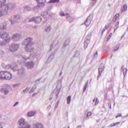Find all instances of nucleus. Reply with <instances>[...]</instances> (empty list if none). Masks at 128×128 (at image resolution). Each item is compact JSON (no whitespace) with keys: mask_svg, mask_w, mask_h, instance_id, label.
<instances>
[{"mask_svg":"<svg viewBox=\"0 0 128 128\" xmlns=\"http://www.w3.org/2000/svg\"><path fill=\"white\" fill-rule=\"evenodd\" d=\"M32 38H28L22 42V44L26 45L25 46V50L27 52H32L34 50V44L32 42Z\"/></svg>","mask_w":128,"mask_h":128,"instance_id":"obj_1","label":"nucleus"},{"mask_svg":"<svg viewBox=\"0 0 128 128\" xmlns=\"http://www.w3.org/2000/svg\"><path fill=\"white\" fill-rule=\"evenodd\" d=\"M12 74L10 72L6 71L0 72V80H12Z\"/></svg>","mask_w":128,"mask_h":128,"instance_id":"obj_2","label":"nucleus"},{"mask_svg":"<svg viewBox=\"0 0 128 128\" xmlns=\"http://www.w3.org/2000/svg\"><path fill=\"white\" fill-rule=\"evenodd\" d=\"M8 6L6 4H2L0 6V16H6L8 12Z\"/></svg>","mask_w":128,"mask_h":128,"instance_id":"obj_3","label":"nucleus"},{"mask_svg":"<svg viewBox=\"0 0 128 128\" xmlns=\"http://www.w3.org/2000/svg\"><path fill=\"white\" fill-rule=\"evenodd\" d=\"M37 2L38 5L36 6V10H40V8H42L43 6H44V2L46 0H36Z\"/></svg>","mask_w":128,"mask_h":128,"instance_id":"obj_4","label":"nucleus"},{"mask_svg":"<svg viewBox=\"0 0 128 128\" xmlns=\"http://www.w3.org/2000/svg\"><path fill=\"white\" fill-rule=\"evenodd\" d=\"M19 48L18 44H13L10 46V52H16Z\"/></svg>","mask_w":128,"mask_h":128,"instance_id":"obj_5","label":"nucleus"},{"mask_svg":"<svg viewBox=\"0 0 128 128\" xmlns=\"http://www.w3.org/2000/svg\"><path fill=\"white\" fill-rule=\"evenodd\" d=\"M92 21V18L90 16H88L85 22V26H90Z\"/></svg>","mask_w":128,"mask_h":128,"instance_id":"obj_6","label":"nucleus"},{"mask_svg":"<svg viewBox=\"0 0 128 128\" xmlns=\"http://www.w3.org/2000/svg\"><path fill=\"white\" fill-rule=\"evenodd\" d=\"M36 114V111H30L28 112L27 116L28 118H32V116H34V115Z\"/></svg>","mask_w":128,"mask_h":128,"instance_id":"obj_7","label":"nucleus"},{"mask_svg":"<svg viewBox=\"0 0 128 128\" xmlns=\"http://www.w3.org/2000/svg\"><path fill=\"white\" fill-rule=\"evenodd\" d=\"M8 34L6 32H4L2 35H1V38H3L4 40H6V42H8V40L6 38H8Z\"/></svg>","mask_w":128,"mask_h":128,"instance_id":"obj_8","label":"nucleus"},{"mask_svg":"<svg viewBox=\"0 0 128 128\" xmlns=\"http://www.w3.org/2000/svg\"><path fill=\"white\" fill-rule=\"evenodd\" d=\"M20 38V35L18 34H16L13 36L12 38V40H18Z\"/></svg>","mask_w":128,"mask_h":128,"instance_id":"obj_9","label":"nucleus"},{"mask_svg":"<svg viewBox=\"0 0 128 128\" xmlns=\"http://www.w3.org/2000/svg\"><path fill=\"white\" fill-rule=\"evenodd\" d=\"M26 66L28 69L32 68H34V62H28L26 63Z\"/></svg>","mask_w":128,"mask_h":128,"instance_id":"obj_10","label":"nucleus"},{"mask_svg":"<svg viewBox=\"0 0 128 128\" xmlns=\"http://www.w3.org/2000/svg\"><path fill=\"white\" fill-rule=\"evenodd\" d=\"M26 122L24 121V119L21 118L18 120V124L20 126H24Z\"/></svg>","mask_w":128,"mask_h":128,"instance_id":"obj_11","label":"nucleus"},{"mask_svg":"<svg viewBox=\"0 0 128 128\" xmlns=\"http://www.w3.org/2000/svg\"><path fill=\"white\" fill-rule=\"evenodd\" d=\"M127 10L128 6H126V4H124L123 6V7L121 9V14H122V12H124Z\"/></svg>","mask_w":128,"mask_h":128,"instance_id":"obj_12","label":"nucleus"},{"mask_svg":"<svg viewBox=\"0 0 128 128\" xmlns=\"http://www.w3.org/2000/svg\"><path fill=\"white\" fill-rule=\"evenodd\" d=\"M122 70L123 72L124 76H125L126 74V72H128V69H126V68H124V66H122Z\"/></svg>","mask_w":128,"mask_h":128,"instance_id":"obj_13","label":"nucleus"},{"mask_svg":"<svg viewBox=\"0 0 128 128\" xmlns=\"http://www.w3.org/2000/svg\"><path fill=\"white\" fill-rule=\"evenodd\" d=\"M34 128H43L42 125L40 123H36L34 124Z\"/></svg>","mask_w":128,"mask_h":128,"instance_id":"obj_14","label":"nucleus"},{"mask_svg":"<svg viewBox=\"0 0 128 128\" xmlns=\"http://www.w3.org/2000/svg\"><path fill=\"white\" fill-rule=\"evenodd\" d=\"M2 92H4L5 94H8V89L7 88H2L1 90Z\"/></svg>","mask_w":128,"mask_h":128,"instance_id":"obj_15","label":"nucleus"},{"mask_svg":"<svg viewBox=\"0 0 128 128\" xmlns=\"http://www.w3.org/2000/svg\"><path fill=\"white\" fill-rule=\"evenodd\" d=\"M70 100H72V96H69L66 98L67 104H70Z\"/></svg>","mask_w":128,"mask_h":128,"instance_id":"obj_16","label":"nucleus"},{"mask_svg":"<svg viewBox=\"0 0 128 128\" xmlns=\"http://www.w3.org/2000/svg\"><path fill=\"white\" fill-rule=\"evenodd\" d=\"M120 48V46L117 45L116 46V47H114L113 49V52H116V50H118Z\"/></svg>","mask_w":128,"mask_h":128,"instance_id":"obj_17","label":"nucleus"},{"mask_svg":"<svg viewBox=\"0 0 128 128\" xmlns=\"http://www.w3.org/2000/svg\"><path fill=\"white\" fill-rule=\"evenodd\" d=\"M45 30L46 32H50V27H47L45 28Z\"/></svg>","mask_w":128,"mask_h":128,"instance_id":"obj_18","label":"nucleus"},{"mask_svg":"<svg viewBox=\"0 0 128 128\" xmlns=\"http://www.w3.org/2000/svg\"><path fill=\"white\" fill-rule=\"evenodd\" d=\"M88 46V44L86 42H84V48H87Z\"/></svg>","mask_w":128,"mask_h":128,"instance_id":"obj_19","label":"nucleus"},{"mask_svg":"<svg viewBox=\"0 0 128 128\" xmlns=\"http://www.w3.org/2000/svg\"><path fill=\"white\" fill-rule=\"evenodd\" d=\"M50 2H60V0H50Z\"/></svg>","mask_w":128,"mask_h":128,"instance_id":"obj_20","label":"nucleus"},{"mask_svg":"<svg viewBox=\"0 0 128 128\" xmlns=\"http://www.w3.org/2000/svg\"><path fill=\"white\" fill-rule=\"evenodd\" d=\"M12 70H18V66L16 65L14 66V67L12 68Z\"/></svg>","mask_w":128,"mask_h":128,"instance_id":"obj_21","label":"nucleus"},{"mask_svg":"<svg viewBox=\"0 0 128 128\" xmlns=\"http://www.w3.org/2000/svg\"><path fill=\"white\" fill-rule=\"evenodd\" d=\"M122 113H120L116 115V118H122Z\"/></svg>","mask_w":128,"mask_h":128,"instance_id":"obj_22","label":"nucleus"},{"mask_svg":"<svg viewBox=\"0 0 128 128\" xmlns=\"http://www.w3.org/2000/svg\"><path fill=\"white\" fill-rule=\"evenodd\" d=\"M92 112H88L86 115V117L88 118V116H92Z\"/></svg>","mask_w":128,"mask_h":128,"instance_id":"obj_23","label":"nucleus"},{"mask_svg":"<svg viewBox=\"0 0 128 128\" xmlns=\"http://www.w3.org/2000/svg\"><path fill=\"white\" fill-rule=\"evenodd\" d=\"M6 0H0V4H4Z\"/></svg>","mask_w":128,"mask_h":128,"instance_id":"obj_24","label":"nucleus"},{"mask_svg":"<svg viewBox=\"0 0 128 128\" xmlns=\"http://www.w3.org/2000/svg\"><path fill=\"white\" fill-rule=\"evenodd\" d=\"M60 16H66V14H64V12H61L60 13Z\"/></svg>","mask_w":128,"mask_h":128,"instance_id":"obj_25","label":"nucleus"},{"mask_svg":"<svg viewBox=\"0 0 128 128\" xmlns=\"http://www.w3.org/2000/svg\"><path fill=\"white\" fill-rule=\"evenodd\" d=\"M119 24H120V22H118L116 23V28H118V25Z\"/></svg>","mask_w":128,"mask_h":128,"instance_id":"obj_26","label":"nucleus"},{"mask_svg":"<svg viewBox=\"0 0 128 128\" xmlns=\"http://www.w3.org/2000/svg\"><path fill=\"white\" fill-rule=\"evenodd\" d=\"M120 124V122H116L114 123V126H118V124Z\"/></svg>","mask_w":128,"mask_h":128,"instance_id":"obj_27","label":"nucleus"},{"mask_svg":"<svg viewBox=\"0 0 128 128\" xmlns=\"http://www.w3.org/2000/svg\"><path fill=\"white\" fill-rule=\"evenodd\" d=\"M119 16H120V14H116L115 15L116 18H119Z\"/></svg>","mask_w":128,"mask_h":128,"instance_id":"obj_28","label":"nucleus"},{"mask_svg":"<svg viewBox=\"0 0 128 128\" xmlns=\"http://www.w3.org/2000/svg\"><path fill=\"white\" fill-rule=\"evenodd\" d=\"M112 33H110V35L108 36V40H110V38H112Z\"/></svg>","mask_w":128,"mask_h":128,"instance_id":"obj_29","label":"nucleus"},{"mask_svg":"<svg viewBox=\"0 0 128 128\" xmlns=\"http://www.w3.org/2000/svg\"><path fill=\"white\" fill-rule=\"evenodd\" d=\"M110 128H114V123L111 124H110Z\"/></svg>","mask_w":128,"mask_h":128,"instance_id":"obj_30","label":"nucleus"},{"mask_svg":"<svg viewBox=\"0 0 128 128\" xmlns=\"http://www.w3.org/2000/svg\"><path fill=\"white\" fill-rule=\"evenodd\" d=\"M86 86H84V88L83 90L84 92H86Z\"/></svg>","mask_w":128,"mask_h":128,"instance_id":"obj_31","label":"nucleus"},{"mask_svg":"<svg viewBox=\"0 0 128 128\" xmlns=\"http://www.w3.org/2000/svg\"><path fill=\"white\" fill-rule=\"evenodd\" d=\"M18 102H16L14 105V106H18Z\"/></svg>","mask_w":128,"mask_h":128,"instance_id":"obj_32","label":"nucleus"},{"mask_svg":"<svg viewBox=\"0 0 128 128\" xmlns=\"http://www.w3.org/2000/svg\"><path fill=\"white\" fill-rule=\"evenodd\" d=\"M94 56H98V51H96V54H94Z\"/></svg>","mask_w":128,"mask_h":128,"instance_id":"obj_33","label":"nucleus"},{"mask_svg":"<svg viewBox=\"0 0 128 128\" xmlns=\"http://www.w3.org/2000/svg\"><path fill=\"white\" fill-rule=\"evenodd\" d=\"M92 2L96 3V0H92Z\"/></svg>","mask_w":128,"mask_h":128,"instance_id":"obj_34","label":"nucleus"},{"mask_svg":"<svg viewBox=\"0 0 128 128\" xmlns=\"http://www.w3.org/2000/svg\"><path fill=\"white\" fill-rule=\"evenodd\" d=\"M98 104V102H97L96 100V102H95V105H96Z\"/></svg>","mask_w":128,"mask_h":128,"instance_id":"obj_35","label":"nucleus"},{"mask_svg":"<svg viewBox=\"0 0 128 128\" xmlns=\"http://www.w3.org/2000/svg\"><path fill=\"white\" fill-rule=\"evenodd\" d=\"M77 128H82V126H78Z\"/></svg>","mask_w":128,"mask_h":128,"instance_id":"obj_36","label":"nucleus"},{"mask_svg":"<svg viewBox=\"0 0 128 128\" xmlns=\"http://www.w3.org/2000/svg\"><path fill=\"white\" fill-rule=\"evenodd\" d=\"M95 101H96V99L93 100L94 102Z\"/></svg>","mask_w":128,"mask_h":128,"instance_id":"obj_37","label":"nucleus"},{"mask_svg":"<svg viewBox=\"0 0 128 128\" xmlns=\"http://www.w3.org/2000/svg\"><path fill=\"white\" fill-rule=\"evenodd\" d=\"M105 28H108V27H106H106Z\"/></svg>","mask_w":128,"mask_h":128,"instance_id":"obj_38","label":"nucleus"},{"mask_svg":"<svg viewBox=\"0 0 128 128\" xmlns=\"http://www.w3.org/2000/svg\"><path fill=\"white\" fill-rule=\"evenodd\" d=\"M18 16V18H20V16Z\"/></svg>","mask_w":128,"mask_h":128,"instance_id":"obj_39","label":"nucleus"},{"mask_svg":"<svg viewBox=\"0 0 128 128\" xmlns=\"http://www.w3.org/2000/svg\"><path fill=\"white\" fill-rule=\"evenodd\" d=\"M114 32H116V30H114Z\"/></svg>","mask_w":128,"mask_h":128,"instance_id":"obj_40","label":"nucleus"},{"mask_svg":"<svg viewBox=\"0 0 128 128\" xmlns=\"http://www.w3.org/2000/svg\"><path fill=\"white\" fill-rule=\"evenodd\" d=\"M25 60H27V58H25Z\"/></svg>","mask_w":128,"mask_h":128,"instance_id":"obj_41","label":"nucleus"}]
</instances>
